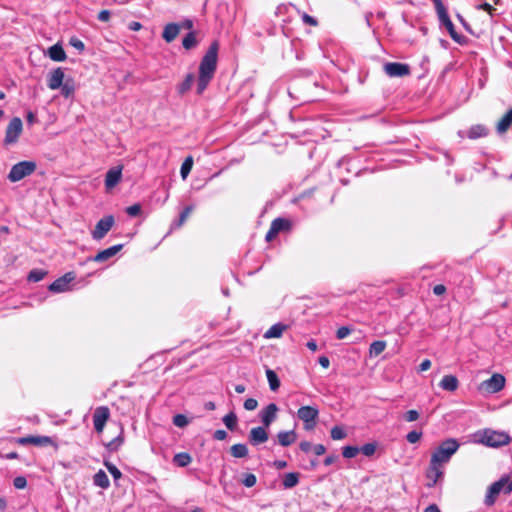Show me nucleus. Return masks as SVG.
<instances>
[{
  "label": "nucleus",
  "instance_id": "f257e3e1",
  "mask_svg": "<svg viewBox=\"0 0 512 512\" xmlns=\"http://www.w3.org/2000/svg\"><path fill=\"white\" fill-rule=\"evenodd\" d=\"M459 443L454 438L444 440L431 455L429 466L426 470V477L429 480L428 487H433L442 479L444 466L459 449Z\"/></svg>",
  "mask_w": 512,
  "mask_h": 512
},
{
  "label": "nucleus",
  "instance_id": "f03ea898",
  "mask_svg": "<svg viewBox=\"0 0 512 512\" xmlns=\"http://www.w3.org/2000/svg\"><path fill=\"white\" fill-rule=\"evenodd\" d=\"M218 51L219 43L213 41L200 61L197 81L198 94H202L214 78L217 69Z\"/></svg>",
  "mask_w": 512,
  "mask_h": 512
},
{
  "label": "nucleus",
  "instance_id": "7ed1b4c3",
  "mask_svg": "<svg viewBox=\"0 0 512 512\" xmlns=\"http://www.w3.org/2000/svg\"><path fill=\"white\" fill-rule=\"evenodd\" d=\"M432 2L435 6L440 23L446 28L450 37L459 45H467L469 40L465 36L457 33L442 0H432Z\"/></svg>",
  "mask_w": 512,
  "mask_h": 512
},
{
  "label": "nucleus",
  "instance_id": "20e7f679",
  "mask_svg": "<svg viewBox=\"0 0 512 512\" xmlns=\"http://www.w3.org/2000/svg\"><path fill=\"white\" fill-rule=\"evenodd\" d=\"M476 441L485 446L498 448L506 446L511 442V437L504 431L484 429L475 434Z\"/></svg>",
  "mask_w": 512,
  "mask_h": 512
},
{
  "label": "nucleus",
  "instance_id": "39448f33",
  "mask_svg": "<svg viewBox=\"0 0 512 512\" xmlns=\"http://www.w3.org/2000/svg\"><path fill=\"white\" fill-rule=\"evenodd\" d=\"M37 164L34 161L24 160L14 164L7 175V179L12 182H18L36 171Z\"/></svg>",
  "mask_w": 512,
  "mask_h": 512
},
{
  "label": "nucleus",
  "instance_id": "423d86ee",
  "mask_svg": "<svg viewBox=\"0 0 512 512\" xmlns=\"http://www.w3.org/2000/svg\"><path fill=\"white\" fill-rule=\"evenodd\" d=\"M297 416L303 421L304 429L309 431L316 426L319 410L314 406H302L298 409Z\"/></svg>",
  "mask_w": 512,
  "mask_h": 512
},
{
  "label": "nucleus",
  "instance_id": "0eeeda50",
  "mask_svg": "<svg viewBox=\"0 0 512 512\" xmlns=\"http://www.w3.org/2000/svg\"><path fill=\"white\" fill-rule=\"evenodd\" d=\"M23 130L21 118L14 117L11 119L5 130L4 144L10 145L18 141Z\"/></svg>",
  "mask_w": 512,
  "mask_h": 512
},
{
  "label": "nucleus",
  "instance_id": "6e6552de",
  "mask_svg": "<svg viewBox=\"0 0 512 512\" xmlns=\"http://www.w3.org/2000/svg\"><path fill=\"white\" fill-rule=\"evenodd\" d=\"M383 70L390 78H401L410 75V66L405 63L388 62L384 64Z\"/></svg>",
  "mask_w": 512,
  "mask_h": 512
},
{
  "label": "nucleus",
  "instance_id": "1a4fd4ad",
  "mask_svg": "<svg viewBox=\"0 0 512 512\" xmlns=\"http://www.w3.org/2000/svg\"><path fill=\"white\" fill-rule=\"evenodd\" d=\"M505 386V378L501 374H493L489 379L481 383L480 389L488 393H497Z\"/></svg>",
  "mask_w": 512,
  "mask_h": 512
},
{
  "label": "nucleus",
  "instance_id": "9d476101",
  "mask_svg": "<svg viewBox=\"0 0 512 512\" xmlns=\"http://www.w3.org/2000/svg\"><path fill=\"white\" fill-rule=\"evenodd\" d=\"M110 411L106 406L97 407L93 414L94 428L98 433H101L109 419Z\"/></svg>",
  "mask_w": 512,
  "mask_h": 512
},
{
  "label": "nucleus",
  "instance_id": "9b49d317",
  "mask_svg": "<svg viewBox=\"0 0 512 512\" xmlns=\"http://www.w3.org/2000/svg\"><path fill=\"white\" fill-rule=\"evenodd\" d=\"M506 480L504 478H501L499 481L494 482L489 488L485 496V504L487 506H492L497 496L500 494V492L503 490V487L505 485Z\"/></svg>",
  "mask_w": 512,
  "mask_h": 512
},
{
  "label": "nucleus",
  "instance_id": "f8f14e48",
  "mask_svg": "<svg viewBox=\"0 0 512 512\" xmlns=\"http://www.w3.org/2000/svg\"><path fill=\"white\" fill-rule=\"evenodd\" d=\"M266 428L267 427H265V426H263V427L259 426V427H254L250 430L248 439H249V442L251 445L257 446L262 443H265L268 440L269 436L266 431Z\"/></svg>",
  "mask_w": 512,
  "mask_h": 512
},
{
  "label": "nucleus",
  "instance_id": "ddd939ff",
  "mask_svg": "<svg viewBox=\"0 0 512 512\" xmlns=\"http://www.w3.org/2000/svg\"><path fill=\"white\" fill-rule=\"evenodd\" d=\"M122 166L109 169L105 176V187L107 190L114 188L122 178Z\"/></svg>",
  "mask_w": 512,
  "mask_h": 512
},
{
  "label": "nucleus",
  "instance_id": "4468645a",
  "mask_svg": "<svg viewBox=\"0 0 512 512\" xmlns=\"http://www.w3.org/2000/svg\"><path fill=\"white\" fill-rule=\"evenodd\" d=\"M278 407L275 403H270L260 412L261 422L265 427H269L276 419Z\"/></svg>",
  "mask_w": 512,
  "mask_h": 512
},
{
  "label": "nucleus",
  "instance_id": "2eb2a0df",
  "mask_svg": "<svg viewBox=\"0 0 512 512\" xmlns=\"http://www.w3.org/2000/svg\"><path fill=\"white\" fill-rule=\"evenodd\" d=\"M74 279V276L72 273H67L64 276L56 279L52 284L49 286V290L54 293H61L65 292L69 288V283Z\"/></svg>",
  "mask_w": 512,
  "mask_h": 512
},
{
  "label": "nucleus",
  "instance_id": "dca6fc26",
  "mask_svg": "<svg viewBox=\"0 0 512 512\" xmlns=\"http://www.w3.org/2000/svg\"><path fill=\"white\" fill-rule=\"evenodd\" d=\"M65 74L61 67L54 69L48 78L47 85L51 90L59 89L64 82Z\"/></svg>",
  "mask_w": 512,
  "mask_h": 512
},
{
  "label": "nucleus",
  "instance_id": "f3484780",
  "mask_svg": "<svg viewBox=\"0 0 512 512\" xmlns=\"http://www.w3.org/2000/svg\"><path fill=\"white\" fill-rule=\"evenodd\" d=\"M22 445L32 444L36 446H45L52 444V439L48 436H27L18 440Z\"/></svg>",
  "mask_w": 512,
  "mask_h": 512
},
{
  "label": "nucleus",
  "instance_id": "a211bd4d",
  "mask_svg": "<svg viewBox=\"0 0 512 512\" xmlns=\"http://www.w3.org/2000/svg\"><path fill=\"white\" fill-rule=\"evenodd\" d=\"M181 26L177 23H168L162 32V37L167 43L174 41L179 35Z\"/></svg>",
  "mask_w": 512,
  "mask_h": 512
},
{
  "label": "nucleus",
  "instance_id": "6ab92c4d",
  "mask_svg": "<svg viewBox=\"0 0 512 512\" xmlns=\"http://www.w3.org/2000/svg\"><path fill=\"white\" fill-rule=\"evenodd\" d=\"M122 247H123L122 244H118V245L109 247V248L97 253L93 259L96 262H104V261L112 258L113 256H115L122 249Z\"/></svg>",
  "mask_w": 512,
  "mask_h": 512
},
{
  "label": "nucleus",
  "instance_id": "aec40b11",
  "mask_svg": "<svg viewBox=\"0 0 512 512\" xmlns=\"http://www.w3.org/2000/svg\"><path fill=\"white\" fill-rule=\"evenodd\" d=\"M512 126V107L499 119L496 130L499 134L506 133Z\"/></svg>",
  "mask_w": 512,
  "mask_h": 512
},
{
  "label": "nucleus",
  "instance_id": "412c9836",
  "mask_svg": "<svg viewBox=\"0 0 512 512\" xmlns=\"http://www.w3.org/2000/svg\"><path fill=\"white\" fill-rule=\"evenodd\" d=\"M439 386L449 392H454L459 387V381L454 375H445L439 383Z\"/></svg>",
  "mask_w": 512,
  "mask_h": 512
},
{
  "label": "nucleus",
  "instance_id": "4be33fe9",
  "mask_svg": "<svg viewBox=\"0 0 512 512\" xmlns=\"http://www.w3.org/2000/svg\"><path fill=\"white\" fill-rule=\"evenodd\" d=\"M489 133V129L482 124H476L470 127V129L467 132L468 138L475 140L478 138L486 137Z\"/></svg>",
  "mask_w": 512,
  "mask_h": 512
},
{
  "label": "nucleus",
  "instance_id": "5701e85b",
  "mask_svg": "<svg viewBox=\"0 0 512 512\" xmlns=\"http://www.w3.org/2000/svg\"><path fill=\"white\" fill-rule=\"evenodd\" d=\"M48 55L51 60L56 62H62L66 60L67 57L63 47L60 44H54L53 46L49 47Z\"/></svg>",
  "mask_w": 512,
  "mask_h": 512
},
{
  "label": "nucleus",
  "instance_id": "b1692460",
  "mask_svg": "<svg viewBox=\"0 0 512 512\" xmlns=\"http://www.w3.org/2000/svg\"><path fill=\"white\" fill-rule=\"evenodd\" d=\"M288 328L287 325L283 323H276L272 325L265 333L264 338L272 339V338H280L283 332Z\"/></svg>",
  "mask_w": 512,
  "mask_h": 512
},
{
  "label": "nucleus",
  "instance_id": "393cba45",
  "mask_svg": "<svg viewBox=\"0 0 512 512\" xmlns=\"http://www.w3.org/2000/svg\"><path fill=\"white\" fill-rule=\"evenodd\" d=\"M280 445L287 447L296 441V433L291 431H281L277 434Z\"/></svg>",
  "mask_w": 512,
  "mask_h": 512
},
{
  "label": "nucleus",
  "instance_id": "a878e982",
  "mask_svg": "<svg viewBox=\"0 0 512 512\" xmlns=\"http://www.w3.org/2000/svg\"><path fill=\"white\" fill-rule=\"evenodd\" d=\"M93 482L96 486L106 489L110 485L108 476L103 470H99L93 477Z\"/></svg>",
  "mask_w": 512,
  "mask_h": 512
},
{
  "label": "nucleus",
  "instance_id": "bb28decb",
  "mask_svg": "<svg viewBox=\"0 0 512 512\" xmlns=\"http://www.w3.org/2000/svg\"><path fill=\"white\" fill-rule=\"evenodd\" d=\"M230 453L235 458H244L248 456V448L245 444H234L230 448Z\"/></svg>",
  "mask_w": 512,
  "mask_h": 512
},
{
  "label": "nucleus",
  "instance_id": "cd10ccee",
  "mask_svg": "<svg viewBox=\"0 0 512 512\" xmlns=\"http://www.w3.org/2000/svg\"><path fill=\"white\" fill-rule=\"evenodd\" d=\"M266 377L269 383V387L272 391H276L280 387V380L272 369H266Z\"/></svg>",
  "mask_w": 512,
  "mask_h": 512
},
{
  "label": "nucleus",
  "instance_id": "c85d7f7f",
  "mask_svg": "<svg viewBox=\"0 0 512 512\" xmlns=\"http://www.w3.org/2000/svg\"><path fill=\"white\" fill-rule=\"evenodd\" d=\"M61 93L64 97L68 98L74 94L75 83L72 78L66 79L61 85Z\"/></svg>",
  "mask_w": 512,
  "mask_h": 512
},
{
  "label": "nucleus",
  "instance_id": "c756f323",
  "mask_svg": "<svg viewBox=\"0 0 512 512\" xmlns=\"http://www.w3.org/2000/svg\"><path fill=\"white\" fill-rule=\"evenodd\" d=\"M198 41L196 39V32L190 31L182 40V46L186 50L196 47Z\"/></svg>",
  "mask_w": 512,
  "mask_h": 512
},
{
  "label": "nucleus",
  "instance_id": "7c9ffc66",
  "mask_svg": "<svg viewBox=\"0 0 512 512\" xmlns=\"http://www.w3.org/2000/svg\"><path fill=\"white\" fill-rule=\"evenodd\" d=\"M192 461L191 456L188 453H178L174 456L173 462L179 467H185Z\"/></svg>",
  "mask_w": 512,
  "mask_h": 512
},
{
  "label": "nucleus",
  "instance_id": "2f4dec72",
  "mask_svg": "<svg viewBox=\"0 0 512 512\" xmlns=\"http://www.w3.org/2000/svg\"><path fill=\"white\" fill-rule=\"evenodd\" d=\"M386 348L385 341H374L371 343L369 348V354L371 357L380 355Z\"/></svg>",
  "mask_w": 512,
  "mask_h": 512
},
{
  "label": "nucleus",
  "instance_id": "473e14b6",
  "mask_svg": "<svg viewBox=\"0 0 512 512\" xmlns=\"http://www.w3.org/2000/svg\"><path fill=\"white\" fill-rule=\"evenodd\" d=\"M299 482V475L297 473H287L285 476H284V480H283V486L285 488H293L294 486H296Z\"/></svg>",
  "mask_w": 512,
  "mask_h": 512
},
{
  "label": "nucleus",
  "instance_id": "72a5a7b5",
  "mask_svg": "<svg viewBox=\"0 0 512 512\" xmlns=\"http://www.w3.org/2000/svg\"><path fill=\"white\" fill-rule=\"evenodd\" d=\"M192 167H193V158H192V156H188L183 161V163L181 165V169H180V174L183 179H185L189 175V173L192 170Z\"/></svg>",
  "mask_w": 512,
  "mask_h": 512
},
{
  "label": "nucleus",
  "instance_id": "f704fd0d",
  "mask_svg": "<svg viewBox=\"0 0 512 512\" xmlns=\"http://www.w3.org/2000/svg\"><path fill=\"white\" fill-rule=\"evenodd\" d=\"M194 75L192 73H189L186 75L184 81L179 85V93L180 94H184L186 93L188 90H190L193 82H194Z\"/></svg>",
  "mask_w": 512,
  "mask_h": 512
},
{
  "label": "nucleus",
  "instance_id": "c9c22d12",
  "mask_svg": "<svg viewBox=\"0 0 512 512\" xmlns=\"http://www.w3.org/2000/svg\"><path fill=\"white\" fill-rule=\"evenodd\" d=\"M223 423L225 426L233 431L237 426V416L234 412H230L223 417Z\"/></svg>",
  "mask_w": 512,
  "mask_h": 512
},
{
  "label": "nucleus",
  "instance_id": "e433bc0d",
  "mask_svg": "<svg viewBox=\"0 0 512 512\" xmlns=\"http://www.w3.org/2000/svg\"><path fill=\"white\" fill-rule=\"evenodd\" d=\"M46 274L47 272L44 270L34 269L29 272L28 280L31 282H39L45 277Z\"/></svg>",
  "mask_w": 512,
  "mask_h": 512
},
{
  "label": "nucleus",
  "instance_id": "4c0bfd02",
  "mask_svg": "<svg viewBox=\"0 0 512 512\" xmlns=\"http://www.w3.org/2000/svg\"><path fill=\"white\" fill-rule=\"evenodd\" d=\"M290 226H271V229L266 234V241L270 242L272 239H274L278 233L282 230H289Z\"/></svg>",
  "mask_w": 512,
  "mask_h": 512
},
{
  "label": "nucleus",
  "instance_id": "58836bf2",
  "mask_svg": "<svg viewBox=\"0 0 512 512\" xmlns=\"http://www.w3.org/2000/svg\"><path fill=\"white\" fill-rule=\"evenodd\" d=\"M111 226H96L93 230L92 235L96 240L102 239L110 230Z\"/></svg>",
  "mask_w": 512,
  "mask_h": 512
},
{
  "label": "nucleus",
  "instance_id": "ea45409f",
  "mask_svg": "<svg viewBox=\"0 0 512 512\" xmlns=\"http://www.w3.org/2000/svg\"><path fill=\"white\" fill-rule=\"evenodd\" d=\"M346 437V432L340 426H334L331 429V438L333 440H341Z\"/></svg>",
  "mask_w": 512,
  "mask_h": 512
},
{
  "label": "nucleus",
  "instance_id": "a19ab883",
  "mask_svg": "<svg viewBox=\"0 0 512 512\" xmlns=\"http://www.w3.org/2000/svg\"><path fill=\"white\" fill-rule=\"evenodd\" d=\"M189 423L187 417L183 414H177L173 417V424L177 427L183 428Z\"/></svg>",
  "mask_w": 512,
  "mask_h": 512
},
{
  "label": "nucleus",
  "instance_id": "79ce46f5",
  "mask_svg": "<svg viewBox=\"0 0 512 512\" xmlns=\"http://www.w3.org/2000/svg\"><path fill=\"white\" fill-rule=\"evenodd\" d=\"M359 448L356 446H345L342 454L345 458H353L359 453Z\"/></svg>",
  "mask_w": 512,
  "mask_h": 512
},
{
  "label": "nucleus",
  "instance_id": "37998d69",
  "mask_svg": "<svg viewBox=\"0 0 512 512\" xmlns=\"http://www.w3.org/2000/svg\"><path fill=\"white\" fill-rule=\"evenodd\" d=\"M257 482V478L254 474L252 473H247L244 475V478L242 480V483L245 487H253Z\"/></svg>",
  "mask_w": 512,
  "mask_h": 512
},
{
  "label": "nucleus",
  "instance_id": "c03bdc74",
  "mask_svg": "<svg viewBox=\"0 0 512 512\" xmlns=\"http://www.w3.org/2000/svg\"><path fill=\"white\" fill-rule=\"evenodd\" d=\"M365 456H372L376 451V445L367 443L359 449Z\"/></svg>",
  "mask_w": 512,
  "mask_h": 512
},
{
  "label": "nucleus",
  "instance_id": "a18cd8bd",
  "mask_svg": "<svg viewBox=\"0 0 512 512\" xmlns=\"http://www.w3.org/2000/svg\"><path fill=\"white\" fill-rule=\"evenodd\" d=\"M193 211V207L192 206H187L183 209V211L180 213L179 215V223L178 224H184L189 216L191 215Z\"/></svg>",
  "mask_w": 512,
  "mask_h": 512
},
{
  "label": "nucleus",
  "instance_id": "49530a36",
  "mask_svg": "<svg viewBox=\"0 0 512 512\" xmlns=\"http://www.w3.org/2000/svg\"><path fill=\"white\" fill-rule=\"evenodd\" d=\"M69 44L80 52L84 51L85 49V44L75 36L69 39Z\"/></svg>",
  "mask_w": 512,
  "mask_h": 512
},
{
  "label": "nucleus",
  "instance_id": "de8ad7c7",
  "mask_svg": "<svg viewBox=\"0 0 512 512\" xmlns=\"http://www.w3.org/2000/svg\"><path fill=\"white\" fill-rule=\"evenodd\" d=\"M142 207L139 203L133 204L126 208V213L130 216H137L141 213Z\"/></svg>",
  "mask_w": 512,
  "mask_h": 512
},
{
  "label": "nucleus",
  "instance_id": "09e8293b",
  "mask_svg": "<svg viewBox=\"0 0 512 512\" xmlns=\"http://www.w3.org/2000/svg\"><path fill=\"white\" fill-rule=\"evenodd\" d=\"M457 18L460 21V23L463 25V27L466 29L467 32H469L470 34H472L475 37H480V33L474 31L461 15H457Z\"/></svg>",
  "mask_w": 512,
  "mask_h": 512
},
{
  "label": "nucleus",
  "instance_id": "8fccbe9b",
  "mask_svg": "<svg viewBox=\"0 0 512 512\" xmlns=\"http://www.w3.org/2000/svg\"><path fill=\"white\" fill-rule=\"evenodd\" d=\"M422 433L417 431H411L407 434L406 439L409 443H417L421 439Z\"/></svg>",
  "mask_w": 512,
  "mask_h": 512
},
{
  "label": "nucleus",
  "instance_id": "3c124183",
  "mask_svg": "<svg viewBox=\"0 0 512 512\" xmlns=\"http://www.w3.org/2000/svg\"><path fill=\"white\" fill-rule=\"evenodd\" d=\"M301 18H302L303 22L309 26L316 27L318 25V21L314 17L310 16L309 14H307L305 12H303L301 14Z\"/></svg>",
  "mask_w": 512,
  "mask_h": 512
},
{
  "label": "nucleus",
  "instance_id": "603ef678",
  "mask_svg": "<svg viewBox=\"0 0 512 512\" xmlns=\"http://www.w3.org/2000/svg\"><path fill=\"white\" fill-rule=\"evenodd\" d=\"M106 467L114 479H119L122 476L121 471L113 464L106 463Z\"/></svg>",
  "mask_w": 512,
  "mask_h": 512
},
{
  "label": "nucleus",
  "instance_id": "864d4df0",
  "mask_svg": "<svg viewBox=\"0 0 512 512\" xmlns=\"http://www.w3.org/2000/svg\"><path fill=\"white\" fill-rule=\"evenodd\" d=\"M16 489H24L27 486V480L24 476H18L13 480Z\"/></svg>",
  "mask_w": 512,
  "mask_h": 512
},
{
  "label": "nucleus",
  "instance_id": "5fc2aeb1",
  "mask_svg": "<svg viewBox=\"0 0 512 512\" xmlns=\"http://www.w3.org/2000/svg\"><path fill=\"white\" fill-rule=\"evenodd\" d=\"M258 402L254 398H248L244 402V408L248 411H253L257 408Z\"/></svg>",
  "mask_w": 512,
  "mask_h": 512
},
{
  "label": "nucleus",
  "instance_id": "6e6d98bb",
  "mask_svg": "<svg viewBox=\"0 0 512 512\" xmlns=\"http://www.w3.org/2000/svg\"><path fill=\"white\" fill-rule=\"evenodd\" d=\"M404 418L407 422H413L419 418V413L416 410H409L405 413Z\"/></svg>",
  "mask_w": 512,
  "mask_h": 512
},
{
  "label": "nucleus",
  "instance_id": "4d7b16f0",
  "mask_svg": "<svg viewBox=\"0 0 512 512\" xmlns=\"http://www.w3.org/2000/svg\"><path fill=\"white\" fill-rule=\"evenodd\" d=\"M351 333V330L350 328L346 327V326H343V327H340L337 332H336V337L338 339H344L346 338L349 334Z\"/></svg>",
  "mask_w": 512,
  "mask_h": 512
},
{
  "label": "nucleus",
  "instance_id": "13d9d810",
  "mask_svg": "<svg viewBox=\"0 0 512 512\" xmlns=\"http://www.w3.org/2000/svg\"><path fill=\"white\" fill-rule=\"evenodd\" d=\"M477 8L486 11L490 16H493V13L496 11L489 3L480 4Z\"/></svg>",
  "mask_w": 512,
  "mask_h": 512
},
{
  "label": "nucleus",
  "instance_id": "bf43d9fd",
  "mask_svg": "<svg viewBox=\"0 0 512 512\" xmlns=\"http://www.w3.org/2000/svg\"><path fill=\"white\" fill-rule=\"evenodd\" d=\"M110 11L109 10H101L99 13H98V20L102 21V22H108L110 20Z\"/></svg>",
  "mask_w": 512,
  "mask_h": 512
},
{
  "label": "nucleus",
  "instance_id": "052dcab7",
  "mask_svg": "<svg viewBox=\"0 0 512 512\" xmlns=\"http://www.w3.org/2000/svg\"><path fill=\"white\" fill-rule=\"evenodd\" d=\"M227 432L225 430H222V429H219V430H216L214 432V439L216 440H219V441H222V440H225L227 438Z\"/></svg>",
  "mask_w": 512,
  "mask_h": 512
},
{
  "label": "nucleus",
  "instance_id": "680f3d73",
  "mask_svg": "<svg viewBox=\"0 0 512 512\" xmlns=\"http://www.w3.org/2000/svg\"><path fill=\"white\" fill-rule=\"evenodd\" d=\"M114 223H115V218L113 215H106L97 222V224H114Z\"/></svg>",
  "mask_w": 512,
  "mask_h": 512
},
{
  "label": "nucleus",
  "instance_id": "e2e57ef3",
  "mask_svg": "<svg viewBox=\"0 0 512 512\" xmlns=\"http://www.w3.org/2000/svg\"><path fill=\"white\" fill-rule=\"evenodd\" d=\"M123 442V439L121 436H118L117 438L113 439L109 444L108 447L110 449H117Z\"/></svg>",
  "mask_w": 512,
  "mask_h": 512
},
{
  "label": "nucleus",
  "instance_id": "0e129e2a",
  "mask_svg": "<svg viewBox=\"0 0 512 512\" xmlns=\"http://www.w3.org/2000/svg\"><path fill=\"white\" fill-rule=\"evenodd\" d=\"M312 451L316 454V455H322L325 453L326 451V448L324 445L322 444H316V445H313L312 447Z\"/></svg>",
  "mask_w": 512,
  "mask_h": 512
},
{
  "label": "nucleus",
  "instance_id": "69168bd1",
  "mask_svg": "<svg viewBox=\"0 0 512 512\" xmlns=\"http://www.w3.org/2000/svg\"><path fill=\"white\" fill-rule=\"evenodd\" d=\"M446 292V287L442 284L433 287V293L437 296L443 295Z\"/></svg>",
  "mask_w": 512,
  "mask_h": 512
},
{
  "label": "nucleus",
  "instance_id": "338daca9",
  "mask_svg": "<svg viewBox=\"0 0 512 512\" xmlns=\"http://www.w3.org/2000/svg\"><path fill=\"white\" fill-rule=\"evenodd\" d=\"M299 446H300V449L305 453L312 451V447H313V445L308 441H302Z\"/></svg>",
  "mask_w": 512,
  "mask_h": 512
},
{
  "label": "nucleus",
  "instance_id": "774afa93",
  "mask_svg": "<svg viewBox=\"0 0 512 512\" xmlns=\"http://www.w3.org/2000/svg\"><path fill=\"white\" fill-rule=\"evenodd\" d=\"M506 480L505 485L503 487V491L506 494H509L512 492V479L504 478Z\"/></svg>",
  "mask_w": 512,
  "mask_h": 512
}]
</instances>
